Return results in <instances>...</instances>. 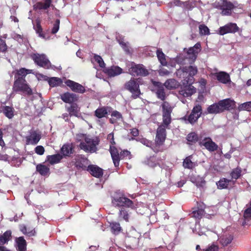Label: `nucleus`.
Returning a JSON list of instances; mask_svg holds the SVG:
<instances>
[{
	"mask_svg": "<svg viewBox=\"0 0 251 251\" xmlns=\"http://www.w3.org/2000/svg\"><path fill=\"white\" fill-rule=\"evenodd\" d=\"M32 70L27 69L25 68L16 69L13 72L14 81L11 95L15 94H21L30 96L33 94L31 88L25 79L27 75L32 73Z\"/></svg>",
	"mask_w": 251,
	"mask_h": 251,
	"instance_id": "1",
	"label": "nucleus"
},
{
	"mask_svg": "<svg viewBox=\"0 0 251 251\" xmlns=\"http://www.w3.org/2000/svg\"><path fill=\"white\" fill-rule=\"evenodd\" d=\"M198 70L197 66H185L177 69L176 75L180 78H183V84L186 85H191L195 81L194 76L198 73Z\"/></svg>",
	"mask_w": 251,
	"mask_h": 251,
	"instance_id": "2",
	"label": "nucleus"
},
{
	"mask_svg": "<svg viewBox=\"0 0 251 251\" xmlns=\"http://www.w3.org/2000/svg\"><path fill=\"white\" fill-rule=\"evenodd\" d=\"M111 202L115 207L134 208L133 202L120 192H116L113 194L111 197Z\"/></svg>",
	"mask_w": 251,
	"mask_h": 251,
	"instance_id": "3",
	"label": "nucleus"
},
{
	"mask_svg": "<svg viewBox=\"0 0 251 251\" xmlns=\"http://www.w3.org/2000/svg\"><path fill=\"white\" fill-rule=\"evenodd\" d=\"M83 137L84 141L81 142L79 145V148L86 152L93 153L97 151V146L99 144V140L97 138H91L86 135L81 134L77 135V139Z\"/></svg>",
	"mask_w": 251,
	"mask_h": 251,
	"instance_id": "4",
	"label": "nucleus"
},
{
	"mask_svg": "<svg viewBox=\"0 0 251 251\" xmlns=\"http://www.w3.org/2000/svg\"><path fill=\"white\" fill-rule=\"evenodd\" d=\"M201 45L200 43H196L194 47H190L187 51V55L186 56H180L177 58L178 64L184 65L188 60L189 64H193L197 57V54L200 51Z\"/></svg>",
	"mask_w": 251,
	"mask_h": 251,
	"instance_id": "5",
	"label": "nucleus"
},
{
	"mask_svg": "<svg viewBox=\"0 0 251 251\" xmlns=\"http://www.w3.org/2000/svg\"><path fill=\"white\" fill-rule=\"evenodd\" d=\"M124 88L131 93V98L133 99L139 98L141 94L139 81L136 78H132L127 81L124 85Z\"/></svg>",
	"mask_w": 251,
	"mask_h": 251,
	"instance_id": "6",
	"label": "nucleus"
},
{
	"mask_svg": "<svg viewBox=\"0 0 251 251\" xmlns=\"http://www.w3.org/2000/svg\"><path fill=\"white\" fill-rule=\"evenodd\" d=\"M202 114V106L201 104H197L193 107L188 116H185L182 118V119L187 121L189 123L193 125L198 122Z\"/></svg>",
	"mask_w": 251,
	"mask_h": 251,
	"instance_id": "7",
	"label": "nucleus"
},
{
	"mask_svg": "<svg viewBox=\"0 0 251 251\" xmlns=\"http://www.w3.org/2000/svg\"><path fill=\"white\" fill-rule=\"evenodd\" d=\"M161 107L162 109L163 124L166 127H167L171 123V113L173 107L166 101H163L161 104Z\"/></svg>",
	"mask_w": 251,
	"mask_h": 251,
	"instance_id": "8",
	"label": "nucleus"
},
{
	"mask_svg": "<svg viewBox=\"0 0 251 251\" xmlns=\"http://www.w3.org/2000/svg\"><path fill=\"white\" fill-rule=\"evenodd\" d=\"M30 57L36 65L41 67L49 69L51 67L50 62L44 54L33 53L30 55Z\"/></svg>",
	"mask_w": 251,
	"mask_h": 251,
	"instance_id": "9",
	"label": "nucleus"
},
{
	"mask_svg": "<svg viewBox=\"0 0 251 251\" xmlns=\"http://www.w3.org/2000/svg\"><path fill=\"white\" fill-rule=\"evenodd\" d=\"M216 7L222 10L221 14L224 16L230 15L232 10L234 8L233 4L226 0H219L215 3Z\"/></svg>",
	"mask_w": 251,
	"mask_h": 251,
	"instance_id": "10",
	"label": "nucleus"
},
{
	"mask_svg": "<svg viewBox=\"0 0 251 251\" xmlns=\"http://www.w3.org/2000/svg\"><path fill=\"white\" fill-rule=\"evenodd\" d=\"M128 71L130 74L133 76H146L149 74L148 70L143 64H140L132 63Z\"/></svg>",
	"mask_w": 251,
	"mask_h": 251,
	"instance_id": "11",
	"label": "nucleus"
},
{
	"mask_svg": "<svg viewBox=\"0 0 251 251\" xmlns=\"http://www.w3.org/2000/svg\"><path fill=\"white\" fill-rule=\"evenodd\" d=\"M89 160L83 155H77L75 156L72 163L75 166L77 170H87Z\"/></svg>",
	"mask_w": 251,
	"mask_h": 251,
	"instance_id": "12",
	"label": "nucleus"
},
{
	"mask_svg": "<svg viewBox=\"0 0 251 251\" xmlns=\"http://www.w3.org/2000/svg\"><path fill=\"white\" fill-rule=\"evenodd\" d=\"M199 144L201 147H204L209 152L217 151L219 148L218 145L210 137H204L203 140L199 141Z\"/></svg>",
	"mask_w": 251,
	"mask_h": 251,
	"instance_id": "13",
	"label": "nucleus"
},
{
	"mask_svg": "<svg viewBox=\"0 0 251 251\" xmlns=\"http://www.w3.org/2000/svg\"><path fill=\"white\" fill-rule=\"evenodd\" d=\"M218 102L220 110H221V113L226 110L230 111L231 110H233L236 107L235 101L230 99H226L221 100L218 101Z\"/></svg>",
	"mask_w": 251,
	"mask_h": 251,
	"instance_id": "14",
	"label": "nucleus"
},
{
	"mask_svg": "<svg viewBox=\"0 0 251 251\" xmlns=\"http://www.w3.org/2000/svg\"><path fill=\"white\" fill-rule=\"evenodd\" d=\"M239 30V28L236 24L229 23L219 28V34L221 35H224L229 33H234L238 32Z\"/></svg>",
	"mask_w": 251,
	"mask_h": 251,
	"instance_id": "15",
	"label": "nucleus"
},
{
	"mask_svg": "<svg viewBox=\"0 0 251 251\" xmlns=\"http://www.w3.org/2000/svg\"><path fill=\"white\" fill-rule=\"evenodd\" d=\"M65 83L75 93L83 94L86 92L84 86L72 80L67 79L65 81Z\"/></svg>",
	"mask_w": 251,
	"mask_h": 251,
	"instance_id": "16",
	"label": "nucleus"
},
{
	"mask_svg": "<svg viewBox=\"0 0 251 251\" xmlns=\"http://www.w3.org/2000/svg\"><path fill=\"white\" fill-rule=\"evenodd\" d=\"M151 83L155 87L156 95L158 99L164 101L166 99V94L163 84L159 81L151 80Z\"/></svg>",
	"mask_w": 251,
	"mask_h": 251,
	"instance_id": "17",
	"label": "nucleus"
},
{
	"mask_svg": "<svg viewBox=\"0 0 251 251\" xmlns=\"http://www.w3.org/2000/svg\"><path fill=\"white\" fill-rule=\"evenodd\" d=\"M11 239L12 232L10 230H6L3 234L0 235V251H11L2 245L7 244Z\"/></svg>",
	"mask_w": 251,
	"mask_h": 251,
	"instance_id": "18",
	"label": "nucleus"
},
{
	"mask_svg": "<svg viewBox=\"0 0 251 251\" xmlns=\"http://www.w3.org/2000/svg\"><path fill=\"white\" fill-rule=\"evenodd\" d=\"M205 205L203 202H197V207L193 208L191 217L196 219L200 220L205 214Z\"/></svg>",
	"mask_w": 251,
	"mask_h": 251,
	"instance_id": "19",
	"label": "nucleus"
},
{
	"mask_svg": "<svg viewBox=\"0 0 251 251\" xmlns=\"http://www.w3.org/2000/svg\"><path fill=\"white\" fill-rule=\"evenodd\" d=\"M60 97L64 102L70 104L74 103L78 100V96L76 94L68 92L60 95Z\"/></svg>",
	"mask_w": 251,
	"mask_h": 251,
	"instance_id": "20",
	"label": "nucleus"
},
{
	"mask_svg": "<svg viewBox=\"0 0 251 251\" xmlns=\"http://www.w3.org/2000/svg\"><path fill=\"white\" fill-rule=\"evenodd\" d=\"M163 124L158 126L157 129L155 141L164 144L166 138V130Z\"/></svg>",
	"mask_w": 251,
	"mask_h": 251,
	"instance_id": "21",
	"label": "nucleus"
},
{
	"mask_svg": "<svg viewBox=\"0 0 251 251\" xmlns=\"http://www.w3.org/2000/svg\"><path fill=\"white\" fill-rule=\"evenodd\" d=\"M103 72L109 77H114L123 73V69L117 66H112L110 67L105 68Z\"/></svg>",
	"mask_w": 251,
	"mask_h": 251,
	"instance_id": "22",
	"label": "nucleus"
},
{
	"mask_svg": "<svg viewBox=\"0 0 251 251\" xmlns=\"http://www.w3.org/2000/svg\"><path fill=\"white\" fill-rule=\"evenodd\" d=\"M86 171L89 172L92 176L97 178L101 177L103 174V170L95 165H88Z\"/></svg>",
	"mask_w": 251,
	"mask_h": 251,
	"instance_id": "23",
	"label": "nucleus"
},
{
	"mask_svg": "<svg viewBox=\"0 0 251 251\" xmlns=\"http://www.w3.org/2000/svg\"><path fill=\"white\" fill-rule=\"evenodd\" d=\"M52 5V0H43V1L37 2L33 5V9L35 11L46 10Z\"/></svg>",
	"mask_w": 251,
	"mask_h": 251,
	"instance_id": "24",
	"label": "nucleus"
},
{
	"mask_svg": "<svg viewBox=\"0 0 251 251\" xmlns=\"http://www.w3.org/2000/svg\"><path fill=\"white\" fill-rule=\"evenodd\" d=\"M109 151L115 167H118L120 164V157L117 149L114 146H110Z\"/></svg>",
	"mask_w": 251,
	"mask_h": 251,
	"instance_id": "25",
	"label": "nucleus"
},
{
	"mask_svg": "<svg viewBox=\"0 0 251 251\" xmlns=\"http://www.w3.org/2000/svg\"><path fill=\"white\" fill-rule=\"evenodd\" d=\"M213 75L220 82L223 84H227L231 81L229 75L225 72L215 73Z\"/></svg>",
	"mask_w": 251,
	"mask_h": 251,
	"instance_id": "26",
	"label": "nucleus"
},
{
	"mask_svg": "<svg viewBox=\"0 0 251 251\" xmlns=\"http://www.w3.org/2000/svg\"><path fill=\"white\" fill-rule=\"evenodd\" d=\"M40 139L41 135L33 131L29 136L26 137V143L27 145H35L38 143Z\"/></svg>",
	"mask_w": 251,
	"mask_h": 251,
	"instance_id": "27",
	"label": "nucleus"
},
{
	"mask_svg": "<svg viewBox=\"0 0 251 251\" xmlns=\"http://www.w3.org/2000/svg\"><path fill=\"white\" fill-rule=\"evenodd\" d=\"M16 247L18 251H26V242L24 237L21 236L15 239Z\"/></svg>",
	"mask_w": 251,
	"mask_h": 251,
	"instance_id": "28",
	"label": "nucleus"
},
{
	"mask_svg": "<svg viewBox=\"0 0 251 251\" xmlns=\"http://www.w3.org/2000/svg\"><path fill=\"white\" fill-rule=\"evenodd\" d=\"M111 107L102 106L97 108L94 112V115L99 119L105 117Z\"/></svg>",
	"mask_w": 251,
	"mask_h": 251,
	"instance_id": "29",
	"label": "nucleus"
},
{
	"mask_svg": "<svg viewBox=\"0 0 251 251\" xmlns=\"http://www.w3.org/2000/svg\"><path fill=\"white\" fill-rule=\"evenodd\" d=\"M36 172L42 176H49L50 174V168L43 164H38L36 167Z\"/></svg>",
	"mask_w": 251,
	"mask_h": 251,
	"instance_id": "30",
	"label": "nucleus"
},
{
	"mask_svg": "<svg viewBox=\"0 0 251 251\" xmlns=\"http://www.w3.org/2000/svg\"><path fill=\"white\" fill-rule=\"evenodd\" d=\"M74 151V147L72 144H64L61 148V153L64 156H70Z\"/></svg>",
	"mask_w": 251,
	"mask_h": 251,
	"instance_id": "31",
	"label": "nucleus"
},
{
	"mask_svg": "<svg viewBox=\"0 0 251 251\" xmlns=\"http://www.w3.org/2000/svg\"><path fill=\"white\" fill-rule=\"evenodd\" d=\"M127 208L123 207L120 208L118 212V219L120 221H125L126 222H128L129 221L130 215L128 211L127 210Z\"/></svg>",
	"mask_w": 251,
	"mask_h": 251,
	"instance_id": "32",
	"label": "nucleus"
},
{
	"mask_svg": "<svg viewBox=\"0 0 251 251\" xmlns=\"http://www.w3.org/2000/svg\"><path fill=\"white\" fill-rule=\"evenodd\" d=\"M109 227L111 232L115 235L119 234L123 231L120 223L117 222H111Z\"/></svg>",
	"mask_w": 251,
	"mask_h": 251,
	"instance_id": "33",
	"label": "nucleus"
},
{
	"mask_svg": "<svg viewBox=\"0 0 251 251\" xmlns=\"http://www.w3.org/2000/svg\"><path fill=\"white\" fill-rule=\"evenodd\" d=\"M221 110L220 109V106L219 102L214 103L209 105L207 108L206 111L204 113V114H216L218 113H221Z\"/></svg>",
	"mask_w": 251,
	"mask_h": 251,
	"instance_id": "34",
	"label": "nucleus"
},
{
	"mask_svg": "<svg viewBox=\"0 0 251 251\" xmlns=\"http://www.w3.org/2000/svg\"><path fill=\"white\" fill-rule=\"evenodd\" d=\"M66 109L70 116H78L79 108L76 103L72 104L71 106L66 107Z\"/></svg>",
	"mask_w": 251,
	"mask_h": 251,
	"instance_id": "35",
	"label": "nucleus"
},
{
	"mask_svg": "<svg viewBox=\"0 0 251 251\" xmlns=\"http://www.w3.org/2000/svg\"><path fill=\"white\" fill-rule=\"evenodd\" d=\"M247 208L245 210L244 212V221L242 223V225L245 226L247 225L246 221H250L251 220V201L249 204L246 205Z\"/></svg>",
	"mask_w": 251,
	"mask_h": 251,
	"instance_id": "36",
	"label": "nucleus"
},
{
	"mask_svg": "<svg viewBox=\"0 0 251 251\" xmlns=\"http://www.w3.org/2000/svg\"><path fill=\"white\" fill-rule=\"evenodd\" d=\"M33 28L36 33L38 34L40 37L45 39V35L43 31V28L41 25V21L39 19L36 20V25H34Z\"/></svg>",
	"mask_w": 251,
	"mask_h": 251,
	"instance_id": "37",
	"label": "nucleus"
},
{
	"mask_svg": "<svg viewBox=\"0 0 251 251\" xmlns=\"http://www.w3.org/2000/svg\"><path fill=\"white\" fill-rule=\"evenodd\" d=\"M48 160L50 164L58 163L63 158V156L60 154L57 153L54 155H48L47 156Z\"/></svg>",
	"mask_w": 251,
	"mask_h": 251,
	"instance_id": "38",
	"label": "nucleus"
},
{
	"mask_svg": "<svg viewBox=\"0 0 251 251\" xmlns=\"http://www.w3.org/2000/svg\"><path fill=\"white\" fill-rule=\"evenodd\" d=\"M233 240V236L230 235H225L221 237L219 239V241L221 245L226 247Z\"/></svg>",
	"mask_w": 251,
	"mask_h": 251,
	"instance_id": "39",
	"label": "nucleus"
},
{
	"mask_svg": "<svg viewBox=\"0 0 251 251\" xmlns=\"http://www.w3.org/2000/svg\"><path fill=\"white\" fill-rule=\"evenodd\" d=\"M160 160L159 159H156V155H153L148 158L146 162L148 166L153 168L160 165Z\"/></svg>",
	"mask_w": 251,
	"mask_h": 251,
	"instance_id": "40",
	"label": "nucleus"
},
{
	"mask_svg": "<svg viewBox=\"0 0 251 251\" xmlns=\"http://www.w3.org/2000/svg\"><path fill=\"white\" fill-rule=\"evenodd\" d=\"M111 116L112 118L109 119V122L112 124L117 123L118 120L123 119L122 115L117 110L113 111Z\"/></svg>",
	"mask_w": 251,
	"mask_h": 251,
	"instance_id": "41",
	"label": "nucleus"
},
{
	"mask_svg": "<svg viewBox=\"0 0 251 251\" xmlns=\"http://www.w3.org/2000/svg\"><path fill=\"white\" fill-rule=\"evenodd\" d=\"M230 181L231 180L230 179H227L226 178H222L216 183V184L218 189H226L227 188L228 184Z\"/></svg>",
	"mask_w": 251,
	"mask_h": 251,
	"instance_id": "42",
	"label": "nucleus"
},
{
	"mask_svg": "<svg viewBox=\"0 0 251 251\" xmlns=\"http://www.w3.org/2000/svg\"><path fill=\"white\" fill-rule=\"evenodd\" d=\"M186 139L189 144L191 145L196 143L198 141L199 142L198 135L194 132L189 133L187 136Z\"/></svg>",
	"mask_w": 251,
	"mask_h": 251,
	"instance_id": "43",
	"label": "nucleus"
},
{
	"mask_svg": "<svg viewBox=\"0 0 251 251\" xmlns=\"http://www.w3.org/2000/svg\"><path fill=\"white\" fill-rule=\"evenodd\" d=\"M2 112L8 119H12L14 116V108L8 106H5L2 108Z\"/></svg>",
	"mask_w": 251,
	"mask_h": 251,
	"instance_id": "44",
	"label": "nucleus"
},
{
	"mask_svg": "<svg viewBox=\"0 0 251 251\" xmlns=\"http://www.w3.org/2000/svg\"><path fill=\"white\" fill-rule=\"evenodd\" d=\"M156 54L161 64L163 66H166L167 65V61L166 59L165 55L161 49L157 50Z\"/></svg>",
	"mask_w": 251,
	"mask_h": 251,
	"instance_id": "45",
	"label": "nucleus"
},
{
	"mask_svg": "<svg viewBox=\"0 0 251 251\" xmlns=\"http://www.w3.org/2000/svg\"><path fill=\"white\" fill-rule=\"evenodd\" d=\"M119 44L122 49L127 54H131L132 53V49L131 48L130 44L128 42H125L124 41H120Z\"/></svg>",
	"mask_w": 251,
	"mask_h": 251,
	"instance_id": "46",
	"label": "nucleus"
},
{
	"mask_svg": "<svg viewBox=\"0 0 251 251\" xmlns=\"http://www.w3.org/2000/svg\"><path fill=\"white\" fill-rule=\"evenodd\" d=\"M163 85L168 89L171 90L176 88L177 81L174 79H169L166 81Z\"/></svg>",
	"mask_w": 251,
	"mask_h": 251,
	"instance_id": "47",
	"label": "nucleus"
},
{
	"mask_svg": "<svg viewBox=\"0 0 251 251\" xmlns=\"http://www.w3.org/2000/svg\"><path fill=\"white\" fill-rule=\"evenodd\" d=\"M20 230L25 235L29 237L34 236L35 231L34 229L27 231L26 226L25 225H20L19 226Z\"/></svg>",
	"mask_w": 251,
	"mask_h": 251,
	"instance_id": "48",
	"label": "nucleus"
},
{
	"mask_svg": "<svg viewBox=\"0 0 251 251\" xmlns=\"http://www.w3.org/2000/svg\"><path fill=\"white\" fill-rule=\"evenodd\" d=\"M164 145V144L159 143L158 142H152V145L150 148L155 153H158L160 151H163L162 146Z\"/></svg>",
	"mask_w": 251,
	"mask_h": 251,
	"instance_id": "49",
	"label": "nucleus"
},
{
	"mask_svg": "<svg viewBox=\"0 0 251 251\" xmlns=\"http://www.w3.org/2000/svg\"><path fill=\"white\" fill-rule=\"evenodd\" d=\"M241 173L242 170L241 168L237 167L232 170L230 175L232 179H235L236 180L241 176Z\"/></svg>",
	"mask_w": 251,
	"mask_h": 251,
	"instance_id": "50",
	"label": "nucleus"
},
{
	"mask_svg": "<svg viewBox=\"0 0 251 251\" xmlns=\"http://www.w3.org/2000/svg\"><path fill=\"white\" fill-rule=\"evenodd\" d=\"M237 109L239 111L244 110L251 111V101H248L239 104Z\"/></svg>",
	"mask_w": 251,
	"mask_h": 251,
	"instance_id": "51",
	"label": "nucleus"
},
{
	"mask_svg": "<svg viewBox=\"0 0 251 251\" xmlns=\"http://www.w3.org/2000/svg\"><path fill=\"white\" fill-rule=\"evenodd\" d=\"M183 166L185 168L192 169L194 167V163L191 160V156L187 157L183 161Z\"/></svg>",
	"mask_w": 251,
	"mask_h": 251,
	"instance_id": "52",
	"label": "nucleus"
},
{
	"mask_svg": "<svg viewBox=\"0 0 251 251\" xmlns=\"http://www.w3.org/2000/svg\"><path fill=\"white\" fill-rule=\"evenodd\" d=\"M48 82L50 87H54L58 86L61 82V80L58 77H53L50 78Z\"/></svg>",
	"mask_w": 251,
	"mask_h": 251,
	"instance_id": "53",
	"label": "nucleus"
},
{
	"mask_svg": "<svg viewBox=\"0 0 251 251\" xmlns=\"http://www.w3.org/2000/svg\"><path fill=\"white\" fill-rule=\"evenodd\" d=\"M93 59L96 62L99 64L100 67L101 68L104 67L105 63L100 56L95 54L93 57Z\"/></svg>",
	"mask_w": 251,
	"mask_h": 251,
	"instance_id": "54",
	"label": "nucleus"
},
{
	"mask_svg": "<svg viewBox=\"0 0 251 251\" xmlns=\"http://www.w3.org/2000/svg\"><path fill=\"white\" fill-rule=\"evenodd\" d=\"M59 26H60V20L56 19L54 23L53 24V27L51 30V34H54L56 33L59 29Z\"/></svg>",
	"mask_w": 251,
	"mask_h": 251,
	"instance_id": "55",
	"label": "nucleus"
},
{
	"mask_svg": "<svg viewBox=\"0 0 251 251\" xmlns=\"http://www.w3.org/2000/svg\"><path fill=\"white\" fill-rule=\"evenodd\" d=\"M8 47L5 40L0 38V53H5L7 50Z\"/></svg>",
	"mask_w": 251,
	"mask_h": 251,
	"instance_id": "56",
	"label": "nucleus"
},
{
	"mask_svg": "<svg viewBox=\"0 0 251 251\" xmlns=\"http://www.w3.org/2000/svg\"><path fill=\"white\" fill-rule=\"evenodd\" d=\"M200 33L201 35H206L209 33V28L204 25L199 26Z\"/></svg>",
	"mask_w": 251,
	"mask_h": 251,
	"instance_id": "57",
	"label": "nucleus"
},
{
	"mask_svg": "<svg viewBox=\"0 0 251 251\" xmlns=\"http://www.w3.org/2000/svg\"><path fill=\"white\" fill-rule=\"evenodd\" d=\"M131 153L130 152L127 150H124L122 151L120 153V157L121 159H124L126 157L130 158Z\"/></svg>",
	"mask_w": 251,
	"mask_h": 251,
	"instance_id": "58",
	"label": "nucleus"
},
{
	"mask_svg": "<svg viewBox=\"0 0 251 251\" xmlns=\"http://www.w3.org/2000/svg\"><path fill=\"white\" fill-rule=\"evenodd\" d=\"M138 141H140L144 145L150 148L152 145V141H150L146 138H141Z\"/></svg>",
	"mask_w": 251,
	"mask_h": 251,
	"instance_id": "59",
	"label": "nucleus"
},
{
	"mask_svg": "<svg viewBox=\"0 0 251 251\" xmlns=\"http://www.w3.org/2000/svg\"><path fill=\"white\" fill-rule=\"evenodd\" d=\"M35 152L37 154L42 155L45 152L44 148L42 146H38L35 148Z\"/></svg>",
	"mask_w": 251,
	"mask_h": 251,
	"instance_id": "60",
	"label": "nucleus"
},
{
	"mask_svg": "<svg viewBox=\"0 0 251 251\" xmlns=\"http://www.w3.org/2000/svg\"><path fill=\"white\" fill-rule=\"evenodd\" d=\"M183 6L188 10H191L193 8L192 3L189 1L183 2Z\"/></svg>",
	"mask_w": 251,
	"mask_h": 251,
	"instance_id": "61",
	"label": "nucleus"
},
{
	"mask_svg": "<svg viewBox=\"0 0 251 251\" xmlns=\"http://www.w3.org/2000/svg\"><path fill=\"white\" fill-rule=\"evenodd\" d=\"M130 134L133 137H137L139 135V130L136 128H133L130 129Z\"/></svg>",
	"mask_w": 251,
	"mask_h": 251,
	"instance_id": "62",
	"label": "nucleus"
},
{
	"mask_svg": "<svg viewBox=\"0 0 251 251\" xmlns=\"http://www.w3.org/2000/svg\"><path fill=\"white\" fill-rule=\"evenodd\" d=\"M218 248L217 246L212 245L206 249L205 251H217Z\"/></svg>",
	"mask_w": 251,
	"mask_h": 251,
	"instance_id": "63",
	"label": "nucleus"
},
{
	"mask_svg": "<svg viewBox=\"0 0 251 251\" xmlns=\"http://www.w3.org/2000/svg\"><path fill=\"white\" fill-rule=\"evenodd\" d=\"M183 2H182L179 0H175L173 2V4L174 5L178 6H181L182 5H183Z\"/></svg>",
	"mask_w": 251,
	"mask_h": 251,
	"instance_id": "64",
	"label": "nucleus"
}]
</instances>
